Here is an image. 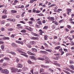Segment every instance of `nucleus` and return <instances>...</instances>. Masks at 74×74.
<instances>
[{"label": "nucleus", "mask_w": 74, "mask_h": 74, "mask_svg": "<svg viewBox=\"0 0 74 74\" xmlns=\"http://www.w3.org/2000/svg\"><path fill=\"white\" fill-rule=\"evenodd\" d=\"M63 21H64V20L62 19L59 21V23H62V22H63Z\"/></svg>", "instance_id": "09e8293b"}, {"label": "nucleus", "mask_w": 74, "mask_h": 74, "mask_svg": "<svg viewBox=\"0 0 74 74\" xmlns=\"http://www.w3.org/2000/svg\"><path fill=\"white\" fill-rule=\"evenodd\" d=\"M11 69V71L12 73H14L15 71H16L18 70V69L14 67H12Z\"/></svg>", "instance_id": "7ed1b4c3"}, {"label": "nucleus", "mask_w": 74, "mask_h": 74, "mask_svg": "<svg viewBox=\"0 0 74 74\" xmlns=\"http://www.w3.org/2000/svg\"><path fill=\"white\" fill-rule=\"evenodd\" d=\"M16 42L17 43H18V44H21V45H23V42L19 41V40H16Z\"/></svg>", "instance_id": "0eeeda50"}, {"label": "nucleus", "mask_w": 74, "mask_h": 74, "mask_svg": "<svg viewBox=\"0 0 74 74\" xmlns=\"http://www.w3.org/2000/svg\"><path fill=\"white\" fill-rule=\"evenodd\" d=\"M49 71H50L51 73H53V72H54V71L51 69H49Z\"/></svg>", "instance_id": "79ce46f5"}, {"label": "nucleus", "mask_w": 74, "mask_h": 74, "mask_svg": "<svg viewBox=\"0 0 74 74\" xmlns=\"http://www.w3.org/2000/svg\"><path fill=\"white\" fill-rule=\"evenodd\" d=\"M54 60H59V59L57 57L54 58Z\"/></svg>", "instance_id": "0e129e2a"}, {"label": "nucleus", "mask_w": 74, "mask_h": 74, "mask_svg": "<svg viewBox=\"0 0 74 74\" xmlns=\"http://www.w3.org/2000/svg\"><path fill=\"white\" fill-rule=\"evenodd\" d=\"M29 58L30 59H33V60H34V59H35V56H31L29 57Z\"/></svg>", "instance_id": "a211bd4d"}, {"label": "nucleus", "mask_w": 74, "mask_h": 74, "mask_svg": "<svg viewBox=\"0 0 74 74\" xmlns=\"http://www.w3.org/2000/svg\"><path fill=\"white\" fill-rule=\"evenodd\" d=\"M11 13L15 14L16 13H17V11L15 10H12L11 11Z\"/></svg>", "instance_id": "4468645a"}, {"label": "nucleus", "mask_w": 74, "mask_h": 74, "mask_svg": "<svg viewBox=\"0 0 74 74\" xmlns=\"http://www.w3.org/2000/svg\"><path fill=\"white\" fill-rule=\"evenodd\" d=\"M23 28V27L21 26H19L17 27V29H22Z\"/></svg>", "instance_id": "49530a36"}, {"label": "nucleus", "mask_w": 74, "mask_h": 74, "mask_svg": "<svg viewBox=\"0 0 74 74\" xmlns=\"http://www.w3.org/2000/svg\"><path fill=\"white\" fill-rule=\"evenodd\" d=\"M25 29H26L28 30V31H29V32H32L33 31L32 30H33V28H32V27H29L26 25L25 26Z\"/></svg>", "instance_id": "f257e3e1"}, {"label": "nucleus", "mask_w": 74, "mask_h": 74, "mask_svg": "<svg viewBox=\"0 0 74 74\" xmlns=\"http://www.w3.org/2000/svg\"><path fill=\"white\" fill-rule=\"evenodd\" d=\"M63 71H64V72L65 73H66V74H70V73H69V72H68L67 71H65V70H63Z\"/></svg>", "instance_id": "a878e982"}, {"label": "nucleus", "mask_w": 74, "mask_h": 74, "mask_svg": "<svg viewBox=\"0 0 74 74\" xmlns=\"http://www.w3.org/2000/svg\"><path fill=\"white\" fill-rule=\"evenodd\" d=\"M40 53H44V54H48V52L45 51H40Z\"/></svg>", "instance_id": "423d86ee"}, {"label": "nucleus", "mask_w": 74, "mask_h": 74, "mask_svg": "<svg viewBox=\"0 0 74 74\" xmlns=\"http://www.w3.org/2000/svg\"><path fill=\"white\" fill-rule=\"evenodd\" d=\"M65 30L66 32H69V30L67 28H65Z\"/></svg>", "instance_id": "e2e57ef3"}, {"label": "nucleus", "mask_w": 74, "mask_h": 74, "mask_svg": "<svg viewBox=\"0 0 74 74\" xmlns=\"http://www.w3.org/2000/svg\"><path fill=\"white\" fill-rule=\"evenodd\" d=\"M12 47H16L17 46V45H16V44L14 43H12Z\"/></svg>", "instance_id": "f3484780"}, {"label": "nucleus", "mask_w": 74, "mask_h": 74, "mask_svg": "<svg viewBox=\"0 0 74 74\" xmlns=\"http://www.w3.org/2000/svg\"><path fill=\"white\" fill-rule=\"evenodd\" d=\"M39 32H40V33H39L40 34V35H42V33H45V32H44V31H42V30L41 29H40L39 30Z\"/></svg>", "instance_id": "ddd939ff"}, {"label": "nucleus", "mask_w": 74, "mask_h": 74, "mask_svg": "<svg viewBox=\"0 0 74 74\" xmlns=\"http://www.w3.org/2000/svg\"><path fill=\"white\" fill-rule=\"evenodd\" d=\"M10 53H11L14 56H15V55H16V53H15L14 52H13L12 51H11L10 52Z\"/></svg>", "instance_id": "412c9836"}, {"label": "nucleus", "mask_w": 74, "mask_h": 74, "mask_svg": "<svg viewBox=\"0 0 74 74\" xmlns=\"http://www.w3.org/2000/svg\"><path fill=\"white\" fill-rule=\"evenodd\" d=\"M60 48H61L60 46H58L57 47H56L54 48V49H59Z\"/></svg>", "instance_id": "4be33fe9"}, {"label": "nucleus", "mask_w": 74, "mask_h": 74, "mask_svg": "<svg viewBox=\"0 0 74 74\" xmlns=\"http://www.w3.org/2000/svg\"><path fill=\"white\" fill-rule=\"evenodd\" d=\"M31 33L32 35H33V36H36L37 37H40V35L34 33L33 32H32Z\"/></svg>", "instance_id": "1a4fd4ad"}, {"label": "nucleus", "mask_w": 74, "mask_h": 74, "mask_svg": "<svg viewBox=\"0 0 74 74\" xmlns=\"http://www.w3.org/2000/svg\"><path fill=\"white\" fill-rule=\"evenodd\" d=\"M21 50H22V49L17 48L16 49V51H18L19 53H25L22 51Z\"/></svg>", "instance_id": "20e7f679"}, {"label": "nucleus", "mask_w": 74, "mask_h": 74, "mask_svg": "<svg viewBox=\"0 0 74 74\" xmlns=\"http://www.w3.org/2000/svg\"><path fill=\"white\" fill-rule=\"evenodd\" d=\"M19 59L17 58L16 59V62H17V63H18V62H19Z\"/></svg>", "instance_id": "13d9d810"}, {"label": "nucleus", "mask_w": 74, "mask_h": 74, "mask_svg": "<svg viewBox=\"0 0 74 74\" xmlns=\"http://www.w3.org/2000/svg\"><path fill=\"white\" fill-rule=\"evenodd\" d=\"M32 40H37L38 38L37 37H32L31 38Z\"/></svg>", "instance_id": "cd10ccee"}, {"label": "nucleus", "mask_w": 74, "mask_h": 74, "mask_svg": "<svg viewBox=\"0 0 74 74\" xmlns=\"http://www.w3.org/2000/svg\"><path fill=\"white\" fill-rule=\"evenodd\" d=\"M23 69L25 71H27V70H28L27 68V67H25L24 68H23Z\"/></svg>", "instance_id": "c9c22d12"}, {"label": "nucleus", "mask_w": 74, "mask_h": 74, "mask_svg": "<svg viewBox=\"0 0 74 74\" xmlns=\"http://www.w3.org/2000/svg\"><path fill=\"white\" fill-rule=\"evenodd\" d=\"M17 67L19 68H22L23 67V66L22 65V64H18L17 65Z\"/></svg>", "instance_id": "6e6552de"}, {"label": "nucleus", "mask_w": 74, "mask_h": 74, "mask_svg": "<svg viewBox=\"0 0 74 74\" xmlns=\"http://www.w3.org/2000/svg\"><path fill=\"white\" fill-rule=\"evenodd\" d=\"M37 0H31L30 1V2L31 3H33L34 1H37Z\"/></svg>", "instance_id": "a19ab883"}, {"label": "nucleus", "mask_w": 74, "mask_h": 74, "mask_svg": "<svg viewBox=\"0 0 74 74\" xmlns=\"http://www.w3.org/2000/svg\"><path fill=\"white\" fill-rule=\"evenodd\" d=\"M32 11H33V12H34V13H35V12H36V9H33Z\"/></svg>", "instance_id": "8fccbe9b"}, {"label": "nucleus", "mask_w": 74, "mask_h": 74, "mask_svg": "<svg viewBox=\"0 0 74 74\" xmlns=\"http://www.w3.org/2000/svg\"><path fill=\"white\" fill-rule=\"evenodd\" d=\"M3 56H4V55L3 54L0 55V58H2V57H3Z\"/></svg>", "instance_id": "69168bd1"}, {"label": "nucleus", "mask_w": 74, "mask_h": 74, "mask_svg": "<svg viewBox=\"0 0 74 74\" xmlns=\"http://www.w3.org/2000/svg\"><path fill=\"white\" fill-rule=\"evenodd\" d=\"M11 21H12V22H15V19H11Z\"/></svg>", "instance_id": "3c124183"}, {"label": "nucleus", "mask_w": 74, "mask_h": 74, "mask_svg": "<svg viewBox=\"0 0 74 74\" xmlns=\"http://www.w3.org/2000/svg\"><path fill=\"white\" fill-rule=\"evenodd\" d=\"M48 29V27L47 26H45L43 28V29Z\"/></svg>", "instance_id": "4d7b16f0"}, {"label": "nucleus", "mask_w": 74, "mask_h": 74, "mask_svg": "<svg viewBox=\"0 0 74 74\" xmlns=\"http://www.w3.org/2000/svg\"><path fill=\"white\" fill-rule=\"evenodd\" d=\"M51 27L52 29H55V26L53 25Z\"/></svg>", "instance_id": "6e6d98bb"}, {"label": "nucleus", "mask_w": 74, "mask_h": 74, "mask_svg": "<svg viewBox=\"0 0 74 74\" xmlns=\"http://www.w3.org/2000/svg\"><path fill=\"white\" fill-rule=\"evenodd\" d=\"M55 56H56L57 58H60V54L59 53H56L54 54Z\"/></svg>", "instance_id": "9d476101"}, {"label": "nucleus", "mask_w": 74, "mask_h": 74, "mask_svg": "<svg viewBox=\"0 0 74 74\" xmlns=\"http://www.w3.org/2000/svg\"><path fill=\"white\" fill-rule=\"evenodd\" d=\"M14 2L16 4V3H18V1H17V0H15L14 1Z\"/></svg>", "instance_id": "864d4df0"}, {"label": "nucleus", "mask_w": 74, "mask_h": 74, "mask_svg": "<svg viewBox=\"0 0 74 74\" xmlns=\"http://www.w3.org/2000/svg\"><path fill=\"white\" fill-rule=\"evenodd\" d=\"M4 59L6 60H9V58L7 57H5L4 58Z\"/></svg>", "instance_id": "e433bc0d"}, {"label": "nucleus", "mask_w": 74, "mask_h": 74, "mask_svg": "<svg viewBox=\"0 0 74 74\" xmlns=\"http://www.w3.org/2000/svg\"><path fill=\"white\" fill-rule=\"evenodd\" d=\"M7 18V15H4L2 16V19H4V18Z\"/></svg>", "instance_id": "5701e85b"}, {"label": "nucleus", "mask_w": 74, "mask_h": 74, "mask_svg": "<svg viewBox=\"0 0 74 74\" xmlns=\"http://www.w3.org/2000/svg\"><path fill=\"white\" fill-rule=\"evenodd\" d=\"M2 73H5V74H8L9 73V71L7 69L3 70L1 71Z\"/></svg>", "instance_id": "f03ea898"}, {"label": "nucleus", "mask_w": 74, "mask_h": 74, "mask_svg": "<svg viewBox=\"0 0 74 74\" xmlns=\"http://www.w3.org/2000/svg\"><path fill=\"white\" fill-rule=\"evenodd\" d=\"M30 43L31 45H33L34 44V43H35V42L34 41H31L30 42Z\"/></svg>", "instance_id": "b1692460"}, {"label": "nucleus", "mask_w": 74, "mask_h": 74, "mask_svg": "<svg viewBox=\"0 0 74 74\" xmlns=\"http://www.w3.org/2000/svg\"><path fill=\"white\" fill-rule=\"evenodd\" d=\"M43 45H45L46 46V47L47 48H48V45L47 44V43H43Z\"/></svg>", "instance_id": "f704fd0d"}, {"label": "nucleus", "mask_w": 74, "mask_h": 74, "mask_svg": "<svg viewBox=\"0 0 74 74\" xmlns=\"http://www.w3.org/2000/svg\"><path fill=\"white\" fill-rule=\"evenodd\" d=\"M37 23L39 25H42V23H41V21H39L37 22Z\"/></svg>", "instance_id": "393cba45"}, {"label": "nucleus", "mask_w": 74, "mask_h": 74, "mask_svg": "<svg viewBox=\"0 0 74 74\" xmlns=\"http://www.w3.org/2000/svg\"><path fill=\"white\" fill-rule=\"evenodd\" d=\"M26 30L23 29L21 31V32H22V33H26Z\"/></svg>", "instance_id": "c756f323"}, {"label": "nucleus", "mask_w": 74, "mask_h": 74, "mask_svg": "<svg viewBox=\"0 0 74 74\" xmlns=\"http://www.w3.org/2000/svg\"><path fill=\"white\" fill-rule=\"evenodd\" d=\"M59 51L60 52H62V51H63V49L62 48H60L59 49Z\"/></svg>", "instance_id": "a18cd8bd"}, {"label": "nucleus", "mask_w": 74, "mask_h": 74, "mask_svg": "<svg viewBox=\"0 0 74 74\" xmlns=\"http://www.w3.org/2000/svg\"><path fill=\"white\" fill-rule=\"evenodd\" d=\"M45 50L46 51L49 52H52V49H49L48 48L46 49Z\"/></svg>", "instance_id": "f8f14e48"}, {"label": "nucleus", "mask_w": 74, "mask_h": 74, "mask_svg": "<svg viewBox=\"0 0 74 74\" xmlns=\"http://www.w3.org/2000/svg\"><path fill=\"white\" fill-rule=\"evenodd\" d=\"M69 67L70 69H71V70H74V66L73 65H71L69 66Z\"/></svg>", "instance_id": "9b49d317"}, {"label": "nucleus", "mask_w": 74, "mask_h": 74, "mask_svg": "<svg viewBox=\"0 0 74 74\" xmlns=\"http://www.w3.org/2000/svg\"><path fill=\"white\" fill-rule=\"evenodd\" d=\"M38 16H44V15L42 14H38Z\"/></svg>", "instance_id": "4c0bfd02"}, {"label": "nucleus", "mask_w": 74, "mask_h": 74, "mask_svg": "<svg viewBox=\"0 0 74 74\" xmlns=\"http://www.w3.org/2000/svg\"><path fill=\"white\" fill-rule=\"evenodd\" d=\"M8 30H9V31H12V30H14V29L12 28H9L8 29Z\"/></svg>", "instance_id": "ea45409f"}, {"label": "nucleus", "mask_w": 74, "mask_h": 74, "mask_svg": "<svg viewBox=\"0 0 74 74\" xmlns=\"http://www.w3.org/2000/svg\"><path fill=\"white\" fill-rule=\"evenodd\" d=\"M40 48V49H44V46H42L41 48Z\"/></svg>", "instance_id": "052dcab7"}, {"label": "nucleus", "mask_w": 74, "mask_h": 74, "mask_svg": "<svg viewBox=\"0 0 74 74\" xmlns=\"http://www.w3.org/2000/svg\"><path fill=\"white\" fill-rule=\"evenodd\" d=\"M53 64L55 65H57V66H58L59 67H60V64H59L54 62L53 63Z\"/></svg>", "instance_id": "aec40b11"}, {"label": "nucleus", "mask_w": 74, "mask_h": 74, "mask_svg": "<svg viewBox=\"0 0 74 74\" xmlns=\"http://www.w3.org/2000/svg\"><path fill=\"white\" fill-rule=\"evenodd\" d=\"M3 38L4 39V40H9V39H10V38L8 37H3Z\"/></svg>", "instance_id": "72a5a7b5"}, {"label": "nucleus", "mask_w": 74, "mask_h": 74, "mask_svg": "<svg viewBox=\"0 0 74 74\" xmlns=\"http://www.w3.org/2000/svg\"><path fill=\"white\" fill-rule=\"evenodd\" d=\"M64 51L65 52H69V51L67 50V49H64Z\"/></svg>", "instance_id": "5fc2aeb1"}, {"label": "nucleus", "mask_w": 74, "mask_h": 74, "mask_svg": "<svg viewBox=\"0 0 74 74\" xmlns=\"http://www.w3.org/2000/svg\"><path fill=\"white\" fill-rule=\"evenodd\" d=\"M67 27L69 29H71V26H70V25H67Z\"/></svg>", "instance_id": "603ef678"}, {"label": "nucleus", "mask_w": 74, "mask_h": 74, "mask_svg": "<svg viewBox=\"0 0 74 74\" xmlns=\"http://www.w3.org/2000/svg\"><path fill=\"white\" fill-rule=\"evenodd\" d=\"M36 12L37 14H38V13H40V10H37L36 11Z\"/></svg>", "instance_id": "bf43d9fd"}, {"label": "nucleus", "mask_w": 74, "mask_h": 74, "mask_svg": "<svg viewBox=\"0 0 74 74\" xmlns=\"http://www.w3.org/2000/svg\"><path fill=\"white\" fill-rule=\"evenodd\" d=\"M15 36H16V35H15V34H12V35L11 37H15Z\"/></svg>", "instance_id": "680f3d73"}, {"label": "nucleus", "mask_w": 74, "mask_h": 74, "mask_svg": "<svg viewBox=\"0 0 74 74\" xmlns=\"http://www.w3.org/2000/svg\"><path fill=\"white\" fill-rule=\"evenodd\" d=\"M7 10L5 9L3 10V11L2 12L3 13H4V14H6V13L7 12Z\"/></svg>", "instance_id": "7c9ffc66"}, {"label": "nucleus", "mask_w": 74, "mask_h": 74, "mask_svg": "<svg viewBox=\"0 0 74 74\" xmlns=\"http://www.w3.org/2000/svg\"><path fill=\"white\" fill-rule=\"evenodd\" d=\"M5 21L4 20L1 21H0V24H1V25L4 24V23H5Z\"/></svg>", "instance_id": "6ab92c4d"}, {"label": "nucleus", "mask_w": 74, "mask_h": 74, "mask_svg": "<svg viewBox=\"0 0 74 74\" xmlns=\"http://www.w3.org/2000/svg\"><path fill=\"white\" fill-rule=\"evenodd\" d=\"M47 56H43V59H46V58Z\"/></svg>", "instance_id": "338daca9"}, {"label": "nucleus", "mask_w": 74, "mask_h": 74, "mask_svg": "<svg viewBox=\"0 0 74 74\" xmlns=\"http://www.w3.org/2000/svg\"><path fill=\"white\" fill-rule=\"evenodd\" d=\"M38 59H39V60H42V61H44V60H45V59L44 58H38Z\"/></svg>", "instance_id": "2f4dec72"}, {"label": "nucleus", "mask_w": 74, "mask_h": 74, "mask_svg": "<svg viewBox=\"0 0 74 74\" xmlns=\"http://www.w3.org/2000/svg\"><path fill=\"white\" fill-rule=\"evenodd\" d=\"M50 19L51 21H55V18L53 17H51Z\"/></svg>", "instance_id": "58836bf2"}, {"label": "nucleus", "mask_w": 74, "mask_h": 74, "mask_svg": "<svg viewBox=\"0 0 74 74\" xmlns=\"http://www.w3.org/2000/svg\"><path fill=\"white\" fill-rule=\"evenodd\" d=\"M73 32H74V30H72L71 31H70V33H71V34H72V33H73Z\"/></svg>", "instance_id": "774afa93"}, {"label": "nucleus", "mask_w": 74, "mask_h": 74, "mask_svg": "<svg viewBox=\"0 0 74 74\" xmlns=\"http://www.w3.org/2000/svg\"><path fill=\"white\" fill-rule=\"evenodd\" d=\"M45 61H48V60H49V58L47 57L45 59Z\"/></svg>", "instance_id": "bb28decb"}, {"label": "nucleus", "mask_w": 74, "mask_h": 74, "mask_svg": "<svg viewBox=\"0 0 74 74\" xmlns=\"http://www.w3.org/2000/svg\"><path fill=\"white\" fill-rule=\"evenodd\" d=\"M44 71V69H41L40 70V71L39 73H41V72H42V71Z\"/></svg>", "instance_id": "37998d69"}, {"label": "nucleus", "mask_w": 74, "mask_h": 74, "mask_svg": "<svg viewBox=\"0 0 74 74\" xmlns=\"http://www.w3.org/2000/svg\"><path fill=\"white\" fill-rule=\"evenodd\" d=\"M1 47L2 49H4V45H2L1 46Z\"/></svg>", "instance_id": "c85d7f7f"}, {"label": "nucleus", "mask_w": 74, "mask_h": 74, "mask_svg": "<svg viewBox=\"0 0 74 74\" xmlns=\"http://www.w3.org/2000/svg\"><path fill=\"white\" fill-rule=\"evenodd\" d=\"M72 10L71 9H68L66 10L67 12H69V11H70Z\"/></svg>", "instance_id": "c03bdc74"}, {"label": "nucleus", "mask_w": 74, "mask_h": 74, "mask_svg": "<svg viewBox=\"0 0 74 74\" xmlns=\"http://www.w3.org/2000/svg\"><path fill=\"white\" fill-rule=\"evenodd\" d=\"M27 62L29 64H32V61L30 60H28L27 61Z\"/></svg>", "instance_id": "473e14b6"}, {"label": "nucleus", "mask_w": 74, "mask_h": 74, "mask_svg": "<svg viewBox=\"0 0 74 74\" xmlns=\"http://www.w3.org/2000/svg\"><path fill=\"white\" fill-rule=\"evenodd\" d=\"M41 67L42 68H44V69H45L46 68H48V66H45L44 65H41Z\"/></svg>", "instance_id": "2eb2a0df"}, {"label": "nucleus", "mask_w": 74, "mask_h": 74, "mask_svg": "<svg viewBox=\"0 0 74 74\" xmlns=\"http://www.w3.org/2000/svg\"><path fill=\"white\" fill-rule=\"evenodd\" d=\"M32 50L33 52H37V49L35 48H32Z\"/></svg>", "instance_id": "dca6fc26"}, {"label": "nucleus", "mask_w": 74, "mask_h": 74, "mask_svg": "<svg viewBox=\"0 0 74 74\" xmlns=\"http://www.w3.org/2000/svg\"><path fill=\"white\" fill-rule=\"evenodd\" d=\"M27 53H28V54H29V55H33L34 56H36V54H35L33 53L30 51H28L27 52Z\"/></svg>", "instance_id": "39448f33"}, {"label": "nucleus", "mask_w": 74, "mask_h": 74, "mask_svg": "<svg viewBox=\"0 0 74 74\" xmlns=\"http://www.w3.org/2000/svg\"><path fill=\"white\" fill-rule=\"evenodd\" d=\"M24 8V6L23 5H22L21 7L18 8Z\"/></svg>", "instance_id": "de8ad7c7"}]
</instances>
